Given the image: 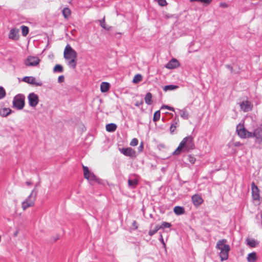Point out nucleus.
I'll list each match as a JSON object with an SVG mask.
<instances>
[{
  "mask_svg": "<svg viewBox=\"0 0 262 262\" xmlns=\"http://www.w3.org/2000/svg\"><path fill=\"white\" fill-rule=\"evenodd\" d=\"M64 58L68 61V64L73 69H75L77 64V53L68 44L66 45L63 51Z\"/></svg>",
  "mask_w": 262,
  "mask_h": 262,
  "instance_id": "nucleus-1",
  "label": "nucleus"
},
{
  "mask_svg": "<svg viewBox=\"0 0 262 262\" xmlns=\"http://www.w3.org/2000/svg\"><path fill=\"white\" fill-rule=\"evenodd\" d=\"M194 148L193 138L190 136H188L182 140L177 148L173 152V155H179L182 151H188Z\"/></svg>",
  "mask_w": 262,
  "mask_h": 262,
  "instance_id": "nucleus-2",
  "label": "nucleus"
},
{
  "mask_svg": "<svg viewBox=\"0 0 262 262\" xmlns=\"http://www.w3.org/2000/svg\"><path fill=\"white\" fill-rule=\"evenodd\" d=\"M227 242L226 239H222L219 240L216 245V248L220 251L219 256L221 261L227 260L229 257L230 248Z\"/></svg>",
  "mask_w": 262,
  "mask_h": 262,
  "instance_id": "nucleus-3",
  "label": "nucleus"
},
{
  "mask_svg": "<svg viewBox=\"0 0 262 262\" xmlns=\"http://www.w3.org/2000/svg\"><path fill=\"white\" fill-rule=\"evenodd\" d=\"M236 132L241 138H252V132L246 129L243 124H239L236 127Z\"/></svg>",
  "mask_w": 262,
  "mask_h": 262,
  "instance_id": "nucleus-4",
  "label": "nucleus"
},
{
  "mask_svg": "<svg viewBox=\"0 0 262 262\" xmlns=\"http://www.w3.org/2000/svg\"><path fill=\"white\" fill-rule=\"evenodd\" d=\"M40 59L37 56H29L25 60L24 63L27 67L37 66L40 62Z\"/></svg>",
  "mask_w": 262,
  "mask_h": 262,
  "instance_id": "nucleus-5",
  "label": "nucleus"
},
{
  "mask_svg": "<svg viewBox=\"0 0 262 262\" xmlns=\"http://www.w3.org/2000/svg\"><path fill=\"white\" fill-rule=\"evenodd\" d=\"M13 104L17 109H22L25 105V97L21 95L16 96L14 98Z\"/></svg>",
  "mask_w": 262,
  "mask_h": 262,
  "instance_id": "nucleus-6",
  "label": "nucleus"
},
{
  "mask_svg": "<svg viewBox=\"0 0 262 262\" xmlns=\"http://www.w3.org/2000/svg\"><path fill=\"white\" fill-rule=\"evenodd\" d=\"M252 137L255 138L256 142L260 144L262 143V124L259 125L252 133Z\"/></svg>",
  "mask_w": 262,
  "mask_h": 262,
  "instance_id": "nucleus-7",
  "label": "nucleus"
},
{
  "mask_svg": "<svg viewBox=\"0 0 262 262\" xmlns=\"http://www.w3.org/2000/svg\"><path fill=\"white\" fill-rule=\"evenodd\" d=\"M35 200V196L31 193L26 200L22 203L21 205L23 210H26L27 208L33 206L34 204Z\"/></svg>",
  "mask_w": 262,
  "mask_h": 262,
  "instance_id": "nucleus-8",
  "label": "nucleus"
},
{
  "mask_svg": "<svg viewBox=\"0 0 262 262\" xmlns=\"http://www.w3.org/2000/svg\"><path fill=\"white\" fill-rule=\"evenodd\" d=\"M251 190H252V196L253 200L256 201H259L260 200V194L259 189L257 186L255 184L254 182L251 183Z\"/></svg>",
  "mask_w": 262,
  "mask_h": 262,
  "instance_id": "nucleus-9",
  "label": "nucleus"
},
{
  "mask_svg": "<svg viewBox=\"0 0 262 262\" xmlns=\"http://www.w3.org/2000/svg\"><path fill=\"white\" fill-rule=\"evenodd\" d=\"M119 150L125 156L129 157L131 158H134L136 157V151L131 147L122 148L120 149Z\"/></svg>",
  "mask_w": 262,
  "mask_h": 262,
  "instance_id": "nucleus-10",
  "label": "nucleus"
},
{
  "mask_svg": "<svg viewBox=\"0 0 262 262\" xmlns=\"http://www.w3.org/2000/svg\"><path fill=\"white\" fill-rule=\"evenodd\" d=\"M83 174L85 179L88 181H94L97 180L96 176L93 173H91L88 167L83 166Z\"/></svg>",
  "mask_w": 262,
  "mask_h": 262,
  "instance_id": "nucleus-11",
  "label": "nucleus"
},
{
  "mask_svg": "<svg viewBox=\"0 0 262 262\" xmlns=\"http://www.w3.org/2000/svg\"><path fill=\"white\" fill-rule=\"evenodd\" d=\"M29 105L32 107L36 106L39 101L38 97L34 93L30 94L28 96Z\"/></svg>",
  "mask_w": 262,
  "mask_h": 262,
  "instance_id": "nucleus-12",
  "label": "nucleus"
},
{
  "mask_svg": "<svg viewBox=\"0 0 262 262\" xmlns=\"http://www.w3.org/2000/svg\"><path fill=\"white\" fill-rule=\"evenodd\" d=\"M23 80L28 83L34 84L36 86H41L42 83L40 82H37L36 78L34 77L26 76L25 77Z\"/></svg>",
  "mask_w": 262,
  "mask_h": 262,
  "instance_id": "nucleus-13",
  "label": "nucleus"
},
{
  "mask_svg": "<svg viewBox=\"0 0 262 262\" xmlns=\"http://www.w3.org/2000/svg\"><path fill=\"white\" fill-rule=\"evenodd\" d=\"M191 200L193 205L195 206H199L203 202V200L201 196L198 194H195L192 196Z\"/></svg>",
  "mask_w": 262,
  "mask_h": 262,
  "instance_id": "nucleus-14",
  "label": "nucleus"
},
{
  "mask_svg": "<svg viewBox=\"0 0 262 262\" xmlns=\"http://www.w3.org/2000/svg\"><path fill=\"white\" fill-rule=\"evenodd\" d=\"M179 66V62L176 59H172L166 65L165 67L168 69L176 68Z\"/></svg>",
  "mask_w": 262,
  "mask_h": 262,
  "instance_id": "nucleus-15",
  "label": "nucleus"
},
{
  "mask_svg": "<svg viewBox=\"0 0 262 262\" xmlns=\"http://www.w3.org/2000/svg\"><path fill=\"white\" fill-rule=\"evenodd\" d=\"M241 108L244 112H248L252 109V105L248 101H243L241 103Z\"/></svg>",
  "mask_w": 262,
  "mask_h": 262,
  "instance_id": "nucleus-16",
  "label": "nucleus"
},
{
  "mask_svg": "<svg viewBox=\"0 0 262 262\" xmlns=\"http://www.w3.org/2000/svg\"><path fill=\"white\" fill-rule=\"evenodd\" d=\"M19 30L16 28L12 29L9 33V37L13 40H17L19 38Z\"/></svg>",
  "mask_w": 262,
  "mask_h": 262,
  "instance_id": "nucleus-17",
  "label": "nucleus"
},
{
  "mask_svg": "<svg viewBox=\"0 0 262 262\" xmlns=\"http://www.w3.org/2000/svg\"><path fill=\"white\" fill-rule=\"evenodd\" d=\"M257 259V256L255 252H251L248 254L247 260L248 262H255Z\"/></svg>",
  "mask_w": 262,
  "mask_h": 262,
  "instance_id": "nucleus-18",
  "label": "nucleus"
},
{
  "mask_svg": "<svg viewBox=\"0 0 262 262\" xmlns=\"http://www.w3.org/2000/svg\"><path fill=\"white\" fill-rule=\"evenodd\" d=\"M110 88V83L106 82H103L100 85V90L102 93H105L108 91Z\"/></svg>",
  "mask_w": 262,
  "mask_h": 262,
  "instance_id": "nucleus-19",
  "label": "nucleus"
},
{
  "mask_svg": "<svg viewBox=\"0 0 262 262\" xmlns=\"http://www.w3.org/2000/svg\"><path fill=\"white\" fill-rule=\"evenodd\" d=\"M246 241L247 245L252 248L255 247L258 244V243L254 239L247 238Z\"/></svg>",
  "mask_w": 262,
  "mask_h": 262,
  "instance_id": "nucleus-20",
  "label": "nucleus"
},
{
  "mask_svg": "<svg viewBox=\"0 0 262 262\" xmlns=\"http://www.w3.org/2000/svg\"><path fill=\"white\" fill-rule=\"evenodd\" d=\"M117 128V125L114 123H110L106 125V129L107 132H114Z\"/></svg>",
  "mask_w": 262,
  "mask_h": 262,
  "instance_id": "nucleus-21",
  "label": "nucleus"
},
{
  "mask_svg": "<svg viewBox=\"0 0 262 262\" xmlns=\"http://www.w3.org/2000/svg\"><path fill=\"white\" fill-rule=\"evenodd\" d=\"M173 211L175 214L180 215L184 213V209L180 206H176L173 209Z\"/></svg>",
  "mask_w": 262,
  "mask_h": 262,
  "instance_id": "nucleus-22",
  "label": "nucleus"
},
{
  "mask_svg": "<svg viewBox=\"0 0 262 262\" xmlns=\"http://www.w3.org/2000/svg\"><path fill=\"white\" fill-rule=\"evenodd\" d=\"M145 102L148 105H150V104H151V102H152V94L148 92L145 95Z\"/></svg>",
  "mask_w": 262,
  "mask_h": 262,
  "instance_id": "nucleus-23",
  "label": "nucleus"
},
{
  "mask_svg": "<svg viewBox=\"0 0 262 262\" xmlns=\"http://www.w3.org/2000/svg\"><path fill=\"white\" fill-rule=\"evenodd\" d=\"M143 77L141 74H138L135 75L133 82L134 83H138L142 80Z\"/></svg>",
  "mask_w": 262,
  "mask_h": 262,
  "instance_id": "nucleus-24",
  "label": "nucleus"
},
{
  "mask_svg": "<svg viewBox=\"0 0 262 262\" xmlns=\"http://www.w3.org/2000/svg\"><path fill=\"white\" fill-rule=\"evenodd\" d=\"M71 11L68 8H65L62 10V14L64 18H68L71 15Z\"/></svg>",
  "mask_w": 262,
  "mask_h": 262,
  "instance_id": "nucleus-25",
  "label": "nucleus"
},
{
  "mask_svg": "<svg viewBox=\"0 0 262 262\" xmlns=\"http://www.w3.org/2000/svg\"><path fill=\"white\" fill-rule=\"evenodd\" d=\"M179 88L178 86L175 85H166L163 88V90L164 91H171L177 89Z\"/></svg>",
  "mask_w": 262,
  "mask_h": 262,
  "instance_id": "nucleus-26",
  "label": "nucleus"
},
{
  "mask_svg": "<svg viewBox=\"0 0 262 262\" xmlns=\"http://www.w3.org/2000/svg\"><path fill=\"white\" fill-rule=\"evenodd\" d=\"M138 181L137 179L134 180H128V184L129 186L132 187L133 188L136 187L137 185Z\"/></svg>",
  "mask_w": 262,
  "mask_h": 262,
  "instance_id": "nucleus-27",
  "label": "nucleus"
},
{
  "mask_svg": "<svg viewBox=\"0 0 262 262\" xmlns=\"http://www.w3.org/2000/svg\"><path fill=\"white\" fill-rule=\"evenodd\" d=\"M21 28L23 36H26L29 33V28L25 26H22Z\"/></svg>",
  "mask_w": 262,
  "mask_h": 262,
  "instance_id": "nucleus-28",
  "label": "nucleus"
},
{
  "mask_svg": "<svg viewBox=\"0 0 262 262\" xmlns=\"http://www.w3.org/2000/svg\"><path fill=\"white\" fill-rule=\"evenodd\" d=\"M159 229H160V227H159L158 225L155 226L154 229L149 230L148 232V234L150 236H152L155 234Z\"/></svg>",
  "mask_w": 262,
  "mask_h": 262,
  "instance_id": "nucleus-29",
  "label": "nucleus"
},
{
  "mask_svg": "<svg viewBox=\"0 0 262 262\" xmlns=\"http://www.w3.org/2000/svg\"><path fill=\"white\" fill-rule=\"evenodd\" d=\"M11 113V110L8 108H4L1 111V113L3 115L7 116Z\"/></svg>",
  "mask_w": 262,
  "mask_h": 262,
  "instance_id": "nucleus-30",
  "label": "nucleus"
},
{
  "mask_svg": "<svg viewBox=\"0 0 262 262\" xmlns=\"http://www.w3.org/2000/svg\"><path fill=\"white\" fill-rule=\"evenodd\" d=\"M160 111H156L154 114L153 120L155 122H157L160 119Z\"/></svg>",
  "mask_w": 262,
  "mask_h": 262,
  "instance_id": "nucleus-31",
  "label": "nucleus"
},
{
  "mask_svg": "<svg viewBox=\"0 0 262 262\" xmlns=\"http://www.w3.org/2000/svg\"><path fill=\"white\" fill-rule=\"evenodd\" d=\"M54 72H62L63 71V67L60 64H56L54 68Z\"/></svg>",
  "mask_w": 262,
  "mask_h": 262,
  "instance_id": "nucleus-32",
  "label": "nucleus"
},
{
  "mask_svg": "<svg viewBox=\"0 0 262 262\" xmlns=\"http://www.w3.org/2000/svg\"><path fill=\"white\" fill-rule=\"evenodd\" d=\"M187 160L191 164H194L196 161L195 158L191 155H189L187 157Z\"/></svg>",
  "mask_w": 262,
  "mask_h": 262,
  "instance_id": "nucleus-33",
  "label": "nucleus"
},
{
  "mask_svg": "<svg viewBox=\"0 0 262 262\" xmlns=\"http://www.w3.org/2000/svg\"><path fill=\"white\" fill-rule=\"evenodd\" d=\"M6 95V91L2 86H0V99L4 98Z\"/></svg>",
  "mask_w": 262,
  "mask_h": 262,
  "instance_id": "nucleus-34",
  "label": "nucleus"
},
{
  "mask_svg": "<svg viewBox=\"0 0 262 262\" xmlns=\"http://www.w3.org/2000/svg\"><path fill=\"white\" fill-rule=\"evenodd\" d=\"M171 226V225L170 223L167 222H163L161 225L159 226V227H160V229H164L166 228H170Z\"/></svg>",
  "mask_w": 262,
  "mask_h": 262,
  "instance_id": "nucleus-35",
  "label": "nucleus"
},
{
  "mask_svg": "<svg viewBox=\"0 0 262 262\" xmlns=\"http://www.w3.org/2000/svg\"><path fill=\"white\" fill-rule=\"evenodd\" d=\"M100 26L105 29L109 30L111 29V27H107L105 24V21L104 18H103L101 20H100Z\"/></svg>",
  "mask_w": 262,
  "mask_h": 262,
  "instance_id": "nucleus-36",
  "label": "nucleus"
},
{
  "mask_svg": "<svg viewBox=\"0 0 262 262\" xmlns=\"http://www.w3.org/2000/svg\"><path fill=\"white\" fill-rule=\"evenodd\" d=\"M181 117L184 119H188L189 118V113L186 111H182Z\"/></svg>",
  "mask_w": 262,
  "mask_h": 262,
  "instance_id": "nucleus-37",
  "label": "nucleus"
},
{
  "mask_svg": "<svg viewBox=\"0 0 262 262\" xmlns=\"http://www.w3.org/2000/svg\"><path fill=\"white\" fill-rule=\"evenodd\" d=\"M138 144V140L137 138H134L130 142V145L135 146Z\"/></svg>",
  "mask_w": 262,
  "mask_h": 262,
  "instance_id": "nucleus-38",
  "label": "nucleus"
},
{
  "mask_svg": "<svg viewBox=\"0 0 262 262\" xmlns=\"http://www.w3.org/2000/svg\"><path fill=\"white\" fill-rule=\"evenodd\" d=\"M157 2L159 5L161 6H165L167 5L166 0H155Z\"/></svg>",
  "mask_w": 262,
  "mask_h": 262,
  "instance_id": "nucleus-39",
  "label": "nucleus"
},
{
  "mask_svg": "<svg viewBox=\"0 0 262 262\" xmlns=\"http://www.w3.org/2000/svg\"><path fill=\"white\" fill-rule=\"evenodd\" d=\"M176 128H177V126H176V124H172L170 126V132L171 133H173L175 130L176 129Z\"/></svg>",
  "mask_w": 262,
  "mask_h": 262,
  "instance_id": "nucleus-40",
  "label": "nucleus"
},
{
  "mask_svg": "<svg viewBox=\"0 0 262 262\" xmlns=\"http://www.w3.org/2000/svg\"><path fill=\"white\" fill-rule=\"evenodd\" d=\"M212 0H200V2L204 4H209L211 3Z\"/></svg>",
  "mask_w": 262,
  "mask_h": 262,
  "instance_id": "nucleus-41",
  "label": "nucleus"
},
{
  "mask_svg": "<svg viewBox=\"0 0 262 262\" xmlns=\"http://www.w3.org/2000/svg\"><path fill=\"white\" fill-rule=\"evenodd\" d=\"M165 108L169 111H174V108L169 106H163L162 107V108Z\"/></svg>",
  "mask_w": 262,
  "mask_h": 262,
  "instance_id": "nucleus-42",
  "label": "nucleus"
},
{
  "mask_svg": "<svg viewBox=\"0 0 262 262\" xmlns=\"http://www.w3.org/2000/svg\"><path fill=\"white\" fill-rule=\"evenodd\" d=\"M64 76H60L58 78V81L59 82H62L64 80Z\"/></svg>",
  "mask_w": 262,
  "mask_h": 262,
  "instance_id": "nucleus-43",
  "label": "nucleus"
},
{
  "mask_svg": "<svg viewBox=\"0 0 262 262\" xmlns=\"http://www.w3.org/2000/svg\"><path fill=\"white\" fill-rule=\"evenodd\" d=\"M143 144L142 142V143H141L140 145H139V146L138 147V149H139V151L140 152H141L143 150Z\"/></svg>",
  "mask_w": 262,
  "mask_h": 262,
  "instance_id": "nucleus-44",
  "label": "nucleus"
},
{
  "mask_svg": "<svg viewBox=\"0 0 262 262\" xmlns=\"http://www.w3.org/2000/svg\"><path fill=\"white\" fill-rule=\"evenodd\" d=\"M133 226L134 227L135 229L138 228V225L136 221H134L133 223Z\"/></svg>",
  "mask_w": 262,
  "mask_h": 262,
  "instance_id": "nucleus-45",
  "label": "nucleus"
},
{
  "mask_svg": "<svg viewBox=\"0 0 262 262\" xmlns=\"http://www.w3.org/2000/svg\"><path fill=\"white\" fill-rule=\"evenodd\" d=\"M142 104H143V101H138V102H137L136 103L135 105L137 106H140V105H141Z\"/></svg>",
  "mask_w": 262,
  "mask_h": 262,
  "instance_id": "nucleus-46",
  "label": "nucleus"
},
{
  "mask_svg": "<svg viewBox=\"0 0 262 262\" xmlns=\"http://www.w3.org/2000/svg\"><path fill=\"white\" fill-rule=\"evenodd\" d=\"M160 241L162 242V243L163 244V245L165 247V243L164 242V240H163V236H162V235H161Z\"/></svg>",
  "mask_w": 262,
  "mask_h": 262,
  "instance_id": "nucleus-47",
  "label": "nucleus"
},
{
  "mask_svg": "<svg viewBox=\"0 0 262 262\" xmlns=\"http://www.w3.org/2000/svg\"><path fill=\"white\" fill-rule=\"evenodd\" d=\"M220 5H221V6H222L223 7H225V8L227 7V5L226 4H225V3H221L220 4Z\"/></svg>",
  "mask_w": 262,
  "mask_h": 262,
  "instance_id": "nucleus-48",
  "label": "nucleus"
},
{
  "mask_svg": "<svg viewBox=\"0 0 262 262\" xmlns=\"http://www.w3.org/2000/svg\"><path fill=\"white\" fill-rule=\"evenodd\" d=\"M190 2H194V1H199L200 2V0H190Z\"/></svg>",
  "mask_w": 262,
  "mask_h": 262,
  "instance_id": "nucleus-49",
  "label": "nucleus"
}]
</instances>
